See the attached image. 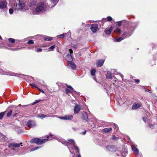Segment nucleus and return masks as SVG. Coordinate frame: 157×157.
I'll return each mask as SVG.
<instances>
[{
  "label": "nucleus",
  "mask_w": 157,
  "mask_h": 157,
  "mask_svg": "<svg viewBox=\"0 0 157 157\" xmlns=\"http://www.w3.org/2000/svg\"><path fill=\"white\" fill-rule=\"evenodd\" d=\"M86 131H85L84 132H82V133L83 134V135H85L86 133Z\"/></svg>",
  "instance_id": "55"
},
{
  "label": "nucleus",
  "mask_w": 157,
  "mask_h": 157,
  "mask_svg": "<svg viewBox=\"0 0 157 157\" xmlns=\"http://www.w3.org/2000/svg\"><path fill=\"white\" fill-rule=\"evenodd\" d=\"M55 48V45H52L48 49L50 50L51 51H53L54 49Z\"/></svg>",
  "instance_id": "40"
},
{
  "label": "nucleus",
  "mask_w": 157,
  "mask_h": 157,
  "mask_svg": "<svg viewBox=\"0 0 157 157\" xmlns=\"http://www.w3.org/2000/svg\"><path fill=\"white\" fill-rule=\"evenodd\" d=\"M24 47L23 48H11V50H12L13 51H18L19 50H22L23 48H24Z\"/></svg>",
  "instance_id": "36"
},
{
  "label": "nucleus",
  "mask_w": 157,
  "mask_h": 157,
  "mask_svg": "<svg viewBox=\"0 0 157 157\" xmlns=\"http://www.w3.org/2000/svg\"><path fill=\"white\" fill-rule=\"evenodd\" d=\"M68 88H66L65 89V93L68 94V93H71L72 91L73 90V88L70 86L67 85Z\"/></svg>",
  "instance_id": "11"
},
{
  "label": "nucleus",
  "mask_w": 157,
  "mask_h": 157,
  "mask_svg": "<svg viewBox=\"0 0 157 157\" xmlns=\"http://www.w3.org/2000/svg\"><path fill=\"white\" fill-rule=\"evenodd\" d=\"M137 23H133L130 27L129 30L128 32H124L122 34V36L124 38L129 37L132 34L136 27L137 26Z\"/></svg>",
  "instance_id": "3"
},
{
  "label": "nucleus",
  "mask_w": 157,
  "mask_h": 157,
  "mask_svg": "<svg viewBox=\"0 0 157 157\" xmlns=\"http://www.w3.org/2000/svg\"><path fill=\"white\" fill-rule=\"evenodd\" d=\"M106 78H107L112 79V77L111 75L110 72L109 71H107L105 74Z\"/></svg>",
  "instance_id": "20"
},
{
  "label": "nucleus",
  "mask_w": 157,
  "mask_h": 157,
  "mask_svg": "<svg viewBox=\"0 0 157 157\" xmlns=\"http://www.w3.org/2000/svg\"><path fill=\"white\" fill-rule=\"evenodd\" d=\"M37 88L39 90H40V91H41V90H42L41 89H40L39 88H38V87Z\"/></svg>",
  "instance_id": "62"
},
{
  "label": "nucleus",
  "mask_w": 157,
  "mask_h": 157,
  "mask_svg": "<svg viewBox=\"0 0 157 157\" xmlns=\"http://www.w3.org/2000/svg\"><path fill=\"white\" fill-rule=\"evenodd\" d=\"M146 91H147L148 92H150V90L148 89H146Z\"/></svg>",
  "instance_id": "59"
},
{
  "label": "nucleus",
  "mask_w": 157,
  "mask_h": 157,
  "mask_svg": "<svg viewBox=\"0 0 157 157\" xmlns=\"http://www.w3.org/2000/svg\"><path fill=\"white\" fill-rule=\"evenodd\" d=\"M22 144V143L20 144H17L16 143L13 142L10 143L8 145L9 148H11L12 147L17 148L20 147V146Z\"/></svg>",
  "instance_id": "6"
},
{
  "label": "nucleus",
  "mask_w": 157,
  "mask_h": 157,
  "mask_svg": "<svg viewBox=\"0 0 157 157\" xmlns=\"http://www.w3.org/2000/svg\"><path fill=\"white\" fill-rule=\"evenodd\" d=\"M26 125L28 127L32 128L35 126L36 124L34 121L29 120L28 121Z\"/></svg>",
  "instance_id": "8"
},
{
  "label": "nucleus",
  "mask_w": 157,
  "mask_h": 157,
  "mask_svg": "<svg viewBox=\"0 0 157 157\" xmlns=\"http://www.w3.org/2000/svg\"><path fill=\"white\" fill-rule=\"evenodd\" d=\"M51 2L52 3L54 4V5L51 6V7H53L55 6L56 4L58 2L59 0H50Z\"/></svg>",
  "instance_id": "27"
},
{
  "label": "nucleus",
  "mask_w": 157,
  "mask_h": 157,
  "mask_svg": "<svg viewBox=\"0 0 157 157\" xmlns=\"http://www.w3.org/2000/svg\"><path fill=\"white\" fill-rule=\"evenodd\" d=\"M17 114V113H15V114H14L13 115V117H17V116H16Z\"/></svg>",
  "instance_id": "56"
},
{
  "label": "nucleus",
  "mask_w": 157,
  "mask_h": 157,
  "mask_svg": "<svg viewBox=\"0 0 157 157\" xmlns=\"http://www.w3.org/2000/svg\"><path fill=\"white\" fill-rule=\"evenodd\" d=\"M118 22V25L119 26H121L122 25H121V23H122V21H119L118 22Z\"/></svg>",
  "instance_id": "48"
},
{
  "label": "nucleus",
  "mask_w": 157,
  "mask_h": 157,
  "mask_svg": "<svg viewBox=\"0 0 157 157\" xmlns=\"http://www.w3.org/2000/svg\"><path fill=\"white\" fill-rule=\"evenodd\" d=\"M112 125L114 129L117 131L118 129V127L117 125L114 123H113Z\"/></svg>",
  "instance_id": "33"
},
{
  "label": "nucleus",
  "mask_w": 157,
  "mask_h": 157,
  "mask_svg": "<svg viewBox=\"0 0 157 157\" xmlns=\"http://www.w3.org/2000/svg\"><path fill=\"white\" fill-rule=\"evenodd\" d=\"M40 147H40V146H38V147H34V148H32L31 149H30V151H34L35 150H37L39 148H40Z\"/></svg>",
  "instance_id": "30"
},
{
  "label": "nucleus",
  "mask_w": 157,
  "mask_h": 157,
  "mask_svg": "<svg viewBox=\"0 0 157 157\" xmlns=\"http://www.w3.org/2000/svg\"><path fill=\"white\" fill-rule=\"evenodd\" d=\"M135 81L137 82V83H139L140 82V80L139 79H135Z\"/></svg>",
  "instance_id": "51"
},
{
  "label": "nucleus",
  "mask_w": 157,
  "mask_h": 157,
  "mask_svg": "<svg viewBox=\"0 0 157 157\" xmlns=\"http://www.w3.org/2000/svg\"><path fill=\"white\" fill-rule=\"evenodd\" d=\"M65 36V34L63 33L62 34L58 35L57 37L59 38H63Z\"/></svg>",
  "instance_id": "35"
},
{
  "label": "nucleus",
  "mask_w": 157,
  "mask_h": 157,
  "mask_svg": "<svg viewBox=\"0 0 157 157\" xmlns=\"http://www.w3.org/2000/svg\"><path fill=\"white\" fill-rule=\"evenodd\" d=\"M1 141H7V137L4 135L2 134L1 133Z\"/></svg>",
  "instance_id": "19"
},
{
  "label": "nucleus",
  "mask_w": 157,
  "mask_h": 157,
  "mask_svg": "<svg viewBox=\"0 0 157 157\" xmlns=\"http://www.w3.org/2000/svg\"><path fill=\"white\" fill-rule=\"evenodd\" d=\"M61 119L65 120H71V118H60Z\"/></svg>",
  "instance_id": "53"
},
{
  "label": "nucleus",
  "mask_w": 157,
  "mask_h": 157,
  "mask_svg": "<svg viewBox=\"0 0 157 157\" xmlns=\"http://www.w3.org/2000/svg\"><path fill=\"white\" fill-rule=\"evenodd\" d=\"M42 51V49L40 48H39L37 49L36 51L37 52H41Z\"/></svg>",
  "instance_id": "47"
},
{
  "label": "nucleus",
  "mask_w": 157,
  "mask_h": 157,
  "mask_svg": "<svg viewBox=\"0 0 157 157\" xmlns=\"http://www.w3.org/2000/svg\"><path fill=\"white\" fill-rule=\"evenodd\" d=\"M13 10L12 8H10L9 10V13L10 14H12L13 13Z\"/></svg>",
  "instance_id": "44"
},
{
  "label": "nucleus",
  "mask_w": 157,
  "mask_h": 157,
  "mask_svg": "<svg viewBox=\"0 0 157 157\" xmlns=\"http://www.w3.org/2000/svg\"><path fill=\"white\" fill-rule=\"evenodd\" d=\"M5 9L7 10V3L6 1H2L1 2V9Z\"/></svg>",
  "instance_id": "9"
},
{
  "label": "nucleus",
  "mask_w": 157,
  "mask_h": 157,
  "mask_svg": "<svg viewBox=\"0 0 157 157\" xmlns=\"http://www.w3.org/2000/svg\"><path fill=\"white\" fill-rule=\"evenodd\" d=\"M56 138L60 142L66 146H67L68 148L70 151L71 154H74V152H71V149H74L78 152H79V150L78 147L74 145L75 142L73 139H69L67 141H65L64 140L61 138H57L56 136Z\"/></svg>",
  "instance_id": "1"
},
{
  "label": "nucleus",
  "mask_w": 157,
  "mask_h": 157,
  "mask_svg": "<svg viewBox=\"0 0 157 157\" xmlns=\"http://www.w3.org/2000/svg\"><path fill=\"white\" fill-rule=\"evenodd\" d=\"M104 60L103 59H99L96 62V64L98 67H101L103 64Z\"/></svg>",
  "instance_id": "13"
},
{
  "label": "nucleus",
  "mask_w": 157,
  "mask_h": 157,
  "mask_svg": "<svg viewBox=\"0 0 157 157\" xmlns=\"http://www.w3.org/2000/svg\"><path fill=\"white\" fill-rule=\"evenodd\" d=\"M110 147H111V146H107L106 147H107V148H110Z\"/></svg>",
  "instance_id": "61"
},
{
  "label": "nucleus",
  "mask_w": 157,
  "mask_h": 157,
  "mask_svg": "<svg viewBox=\"0 0 157 157\" xmlns=\"http://www.w3.org/2000/svg\"><path fill=\"white\" fill-rule=\"evenodd\" d=\"M41 91L43 93H44V91L42 90H41Z\"/></svg>",
  "instance_id": "63"
},
{
  "label": "nucleus",
  "mask_w": 157,
  "mask_h": 157,
  "mask_svg": "<svg viewBox=\"0 0 157 157\" xmlns=\"http://www.w3.org/2000/svg\"><path fill=\"white\" fill-rule=\"evenodd\" d=\"M140 107V105L139 103H134L133 104L132 109H136Z\"/></svg>",
  "instance_id": "16"
},
{
  "label": "nucleus",
  "mask_w": 157,
  "mask_h": 157,
  "mask_svg": "<svg viewBox=\"0 0 157 157\" xmlns=\"http://www.w3.org/2000/svg\"><path fill=\"white\" fill-rule=\"evenodd\" d=\"M44 10V3H39L36 8V11L38 14L41 13Z\"/></svg>",
  "instance_id": "4"
},
{
  "label": "nucleus",
  "mask_w": 157,
  "mask_h": 157,
  "mask_svg": "<svg viewBox=\"0 0 157 157\" xmlns=\"http://www.w3.org/2000/svg\"><path fill=\"white\" fill-rule=\"evenodd\" d=\"M55 137H56V136L50 135L49 136H47V139H42L41 140L39 138V140H38L37 144L38 145L43 144L48 140H51L53 138H55Z\"/></svg>",
  "instance_id": "5"
},
{
  "label": "nucleus",
  "mask_w": 157,
  "mask_h": 157,
  "mask_svg": "<svg viewBox=\"0 0 157 157\" xmlns=\"http://www.w3.org/2000/svg\"><path fill=\"white\" fill-rule=\"evenodd\" d=\"M49 116H47L46 115L42 114H39L38 116V117L39 118H44L47 117H50Z\"/></svg>",
  "instance_id": "29"
},
{
  "label": "nucleus",
  "mask_w": 157,
  "mask_h": 157,
  "mask_svg": "<svg viewBox=\"0 0 157 157\" xmlns=\"http://www.w3.org/2000/svg\"><path fill=\"white\" fill-rule=\"evenodd\" d=\"M66 58L68 62V61H71L72 59V57L71 54H68L67 55Z\"/></svg>",
  "instance_id": "23"
},
{
  "label": "nucleus",
  "mask_w": 157,
  "mask_h": 157,
  "mask_svg": "<svg viewBox=\"0 0 157 157\" xmlns=\"http://www.w3.org/2000/svg\"><path fill=\"white\" fill-rule=\"evenodd\" d=\"M38 140H39L38 138H35L31 140L30 142L31 143H35L37 144Z\"/></svg>",
  "instance_id": "24"
},
{
  "label": "nucleus",
  "mask_w": 157,
  "mask_h": 157,
  "mask_svg": "<svg viewBox=\"0 0 157 157\" xmlns=\"http://www.w3.org/2000/svg\"><path fill=\"white\" fill-rule=\"evenodd\" d=\"M38 83L39 85H40L42 86H43L44 84V82L43 81H40L38 82Z\"/></svg>",
  "instance_id": "45"
},
{
  "label": "nucleus",
  "mask_w": 157,
  "mask_h": 157,
  "mask_svg": "<svg viewBox=\"0 0 157 157\" xmlns=\"http://www.w3.org/2000/svg\"><path fill=\"white\" fill-rule=\"evenodd\" d=\"M26 3L25 0H18L16 2L15 10L18 11L25 10Z\"/></svg>",
  "instance_id": "2"
},
{
  "label": "nucleus",
  "mask_w": 157,
  "mask_h": 157,
  "mask_svg": "<svg viewBox=\"0 0 157 157\" xmlns=\"http://www.w3.org/2000/svg\"><path fill=\"white\" fill-rule=\"evenodd\" d=\"M68 65L71 67V68L73 70H75L76 68V65L73 62L71 61H68Z\"/></svg>",
  "instance_id": "12"
},
{
  "label": "nucleus",
  "mask_w": 157,
  "mask_h": 157,
  "mask_svg": "<svg viewBox=\"0 0 157 157\" xmlns=\"http://www.w3.org/2000/svg\"><path fill=\"white\" fill-rule=\"evenodd\" d=\"M4 114V112L1 113V118H2L3 117Z\"/></svg>",
  "instance_id": "49"
},
{
  "label": "nucleus",
  "mask_w": 157,
  "mask_h": 157,
  "mask_svg": "<svg viewBox=\"0 0 157 157\" xmlns=\"http://www.w3.org/2000/svg\"><path fill=\"white\" fill-rule=\"evenodd\" d=\"M112 130V129L111 128H106L104 129L102 131L105 133H108Z\"/></svg>",
  "instance_id": "21"
},
{
  "label": "nucleus",
  "mask_w": 157,
  "mask_h": 157,
  "mask_svg": "<svg viewBox=\"0 0 157 157\" xmlns=\"http://www.w3.org/2000/svg\"><path fill=\"white\" fill-rule=\"evenodd\" d=\"M29 85L33 87H35L36 88H38L37 86L35 84L30 83Z\"/></svg>",
  "instance_id": "43"
},
{
  "label": "nucleus",
  "mask_w": 157,
  "mask_h": 157,
  "mask_svg": "<svg viewBox=\"0 0 157 157\" xmlns=\"http://www.w3.org/2000/svg\"><path fill=\"white\" fill-rule=\"evenodd\" d=\"M98 26L97 24H94L91 25L90 29L91 31L94 33H95L98 30Z\"/></svg>",
  "instance_id": "7"
},
{
  "label": "nucleus",
  "mask_w": 157,
  "mask_h": 157,
  "mask_svg": "<svg viewBox=\"0 0 157 157\" xmlns=\"http://www.w3.org/2000/svg\"><path fill=\"white\" fill-rule=\"evenodd\" d=\"M1 75H13L11 74H8V72H6V71H4L3 70L1 69Z\"/></svg>",
  "instance_id": "25"
},
{
  "label": "nucleus",
  "mask_w": 157,
  "mask_h": 157,
  "mask_svg": "<svg viewBox=\"0 0 157 157\" xmlns=\"http://www.w3.org/2000/svg\"><path fill=\"white\" fill-rule=\"evenodd\" d=\"M125 38H124L123 36L122 37H119L115 39V40L116 42H120L122 40H123Z\"/></svg>",
  "instance_id": "28"
},
{
  "label": "nucleus",
  "mask_w": 157,
  "mask_h": 157,
  "mask_svg": "<svg viewBox=\"0 0 157 157\" xmlns=\"http://www.w3.org/2000/svg\"><path fill=\"white\" fill-rule=\"evenodd\" d=\"M96 71V70L94 69H92L91 71V74L92 76H94L95 75V73Z\"/></svg>",
  "instance_id": "31"
},
{
  "label": "nucleus",
  "mask_w": 157,
  "mask_h": 157,
  "mask_svg": "<svg viewBox=\"0 0 157 157\" xmlns=\"http://www.w3.org/2000/svg\"><path fill=\"white\" fill-rule=\"evenodd\" d=\"M40 101V100H35V101L34 102V103H33V104H35L38 102H39Z\"/></svg>",
  "instance_id": "50"
},
{
  "label": "nucleus",
  "mask_w": 157,
  "mask_h": 157,
  "mask_svg": "<svg viewBox=\"0 0 157 157\" xmlns=\"http://www.w3.org/2000/svg\"><path fill=\"white\" fill-rule=\"evenodd\" d=\"M132 149L133 151L134 152V153L136 155H137L139 154V150L135 146L132 145L131 146Z\"/></svg>",
  "instance_id": "15"
},
{
  "label": "nucleus",
  "mask_w": 157,
  "mask_h": 157,
  "mask_svg": "<svg viewBox=\"0 0 157 157\" xmlns=\"http://www.w3.org/2000/svg\"><path fill=\"white\" fill-rule=\"evenodd\" d=\"M114 27L115 26L114 25H112L109 29L105 31L106 34H110L111 33V31L114 29Z\"/></svg>",
  "instance_id": "18"
},
{
  "label": "nucleus",
  "mask_w": 157,
  "mask_h": 157,
  "mask_svg": "<svg viewBox=\"0 0 157 157\" xmlns=\"http://www.w3.org/2000/svg\"><path fill=\"white\" fill-rule=\"evenodd\" d=\"M9 41L11 43H14L15 42V40L13 38H10L9 39Z\"/></svg>",
  "instance_id": "37"
},
{
  "label": "nucleus",
  "mask_w": 157,
  "mask_h": 157,
  "mask_svg": "<svg viewBox=\"0 0 157 157\" xmlns=\"http://www.w3.org/2000/svg\"><path fill=\"white\" fill-rule=\"evenodd\" d=\"M114 26V32L120 34L121 32V30L119 28L115 26Z\"/></svg>",
  "instance_id": "17"
},
{
  "label": "nucleus",
  "mask_w": 157,
  "mask_h": 157,
  "mask_svg": "<svg viewBox=\"0 0 157 157\" xmlns=\"http://www.w3.org/2000/svg\"><path fill=\"white\" fill-rule=\"evenodd\" d=\"M65 36H67L68 38H70L71 37V34L70 31H69L68 32L65 33Z\"/></svg>",
  "instance_id": "34"
},
{
  "label": "nucleus",
  "mask_w": 157,
  "mask_h": 157,
  "mask_svg": "<svg viewBox=\"0 0 157 157\" xmlns=\"http://www.w3.org/2000/svg\"><path fill=\"white\" fill-rule=\"evenodd\" d=\"M28 105H19V106H22L24 108H25L26 106H27Z\"/></svg>",
  "instance_id": "54"
},
{
  "label": "nucleus",
  "mask_w": 157,
  "mask_h": 157,
  "mask_svg": "<svg viewBox=\"0 0 157 157\" xmlns=\"http://www.w3.org/2000/svg\"><path fill=\"white\" fill-rule=\"evenodd\" d=\"M118 138L114 135H113L112 137V139L114 140H117Z\"/></svg>",
  "instance_id": "42"
},
{
  "label": "nucleus",
  "mask_w": 157,
  "mask_h": 157,
  "mask_svg": "<svg viewBox=\"0 0 157 157\" xmlns=\"http://www.w3.org/2000/svg\"><path fill=\"white\" fill-rule=\"evenodd\" d=\"M81 109V106L78 105H76L74 109V113H78Z\"/></svg>",
  "instance_id": "14"
},
{
  "label": "nucleus",
  "mask_w": 157,
  "mask_h": 157,
  "mask_svg": "<svg viewBox=\"0 0 157 157\" xmlns=\"http://www.w3.org/2000/svg\"><path fill=\"white\" fill-rule=\"evenodd\" d=\"M34 43V42L33 40H30L27 42V44H31Z\"/></svg>",
  "instance_id": "39"
},
{
  "label": "nucleus",
  "mask_w": 157,
  "mask_h": 157,
  "mask_svg": "<svg viewBox=\"0 0 157 157\" xmlns=\"http://www.w3.org/2000/svg\"><path fill=\"white\" fill-rule=\"evenodd\" d=\"M73 116L72 115H66L64 117H57V118H73Z\"/></svg>",
  "instance_id": "32"
},
{
  "label": "nucleus",
  "mask_w": 157,
  "mask_h": 157,
  "mask_svg": "<svg viewBox=\"0 0 157 157\" xmlns=\"http://www.w3.org/2000/svg\"><path fill=\"white\" fill-rule=\"evenodd\" d=\"M17 149L15 148H12L10 150V151L13 152V153H11L10 154V155H14L16 152H17Z\"/></svg>",
  "instance_id": "26"
},
{
  "label": "nucleus",
  "mask_w": 157,
  "mask_h": 157,
  "mask_svg": "<svg viewBox=\"0 0 157 157\" xmlns=\"http://www.w3.org/2000/svg\"><path fill=\"white\" fill-rule=\"evenodd\" d=\"M44 39L45 40L50 41L52 40L53 37H49L47 36H44L43 37Z\"/></svg>",
  "instance_id": "22"
},
{
  "label": "nucleus",
  "mask_w": 157,
  "mask_h": 157,
  "mask_svg": "<svg viewBox=\"0 0 157 157\" xmlns=\"http://www.w3.org/2000/svg\"><path fill=\"white\" fill-rule=\"evenodd\" d=\"M84 114H85V115H86V116H85V117H87V114L86 113V112H84Z\"/></svg>",
  "instance_id": "60"
},
{
  "label": "nucleus",
  "mask_w": 157,
  "mask_h": 157,
  "mask_svg": "<svg viewBox=\"0 0 157 157\" xmlns=\"http://www.w3.org/2000/svg\"><path fill=\"white\" fill-rule=\"evenodd\" d=\"M71 46L72 47L74 48H77V45L76 44H72Z\"/></svg>",
  "instance_id": "46"
},
{
  "label": "nucleus",
  "mask_w": 157,
  "mask_h": 157,
  "mask_svg": "<svg viewBox=\"0 0 157 157\" xmlns=\"http://www.w3.org/2000/svg\"><path fill=\"white\" fill-rule=\"evenodd\" d=\"M69 51L70 53H73V50L71 49H69Z\"/></svg>",
  "instance_id": "52"
},
{
  "label": "nucleus",
  "mask_w": 157,
  "mask_h": 157,
  "mask_svg": "<svg viewBox=\"0 0 157 157\" xmlns=\"http://www.w3.org/2000/svg\"><path fill=\"white\" fill-rule=\"evenodd\" d=\"M12 111L10 110L7 113L6 116L8 117H9L12 114Z\"/></svg>",
  "instance_id": "38"
},
{
  "label": "nucleus",
  "mask_w": 157,
  "mask_h": 157,
  "mask_svg": "<svg viewBox=\"0 0 157 157\" xmlns=\"http://www.w3.org/2000/svg\"><path fill=\"white\" fill-rule=\"evenodd\" d=\"M77 157H81V156L80 154H78V155H77Z\"/></svg>",
  "instance_id": "58"
},
{
  "label": "nucleus",
  "mask_w": 157,
  "mask_h": 157,
  "mask_svg": "<svg viewBox=\"0 0 157 157\" xmlns=\"http://www.w3.org/2000/svg\"><path fill=\"white\" fill-rule=\"evenodd\" d=\"M120 76H121V77L122 78H123V77H124L123 75H120Z\"/></svg>",
  "instance_id": "57"
},
{
  "label": "nucleus",
  "mask_w": 157,
  "mask_h": 157,
  "mask_svg": "<svg viewBox=\"0 0 157 157\" xmlns=\"http://www.w3.org/2000/svg\"><path fill=\"white\" fill-rule=\"evenodd\" d=\"M144 121L146 123V122L148 123V124L149 125V127L151 129H153L155 128V124H150V120L149 119V118H143Z\"/></svg>",
  "instance_id": "10"
},
{
  "label": "nucleus",
  "mask_w": 157,
  "mask_h": 157,
  "mask_svg": "<svg viewBox=\"0 0 157 157\" xmlns=\"http://www.w3.org/2000/svg\"><path fill=\"white\" fill-rule=\"evenodd\" d=\"M107 20L108 21H112V18L110 16H108L107 18Z\"/></svg>",
  "instance_id": "41"
},
{
  "label": "nucleus",
  "mask_w": 157,
  "mask_h": 157,
  "mask_svg": "<svg viewBox=\"0 0 157 157\" xmlns=\"http://www.w3.org/2000/svg\"><path fill=\"white\" fill-rule=\"evenodd\" d=\"M29 77H30V78H32V79H33V77H30V76H29Z\"/></svg>",
  "instance_id": "64"
}]
</instances>
